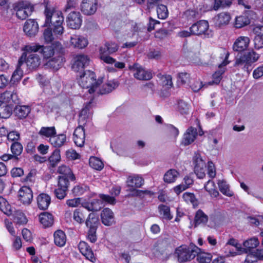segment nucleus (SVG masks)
I'll list each match as a JSON object with an SVG mask.
<instances>
[{
	"mask_svg": "<svg viewBox=\"0 0 263 263\" xmlns=\"http://www.w3.org/2000/svg\"><path fill=\"white\" fill-rule=\"evenodd\" d=\"M41 45L32 43L27 45L22 48L23 53L18 60L20 66L26 63L29 69H35L41 64V59L35 52L40 50Z\"/></svg>",
	"mask_w": 263,
	"mask_h": 263,
	"instance_id": "1",
	"label": "nucleus"
},
{
	"mask_svg": "<svg viewBox=\"0 0 263 263\" xmlns=\"http://www.w3.org/2000/svg\"><path fill=\"white\" fill-rule=\"evenodd\" d=\"M46 16L44 26H48L51 24L53 26V32L55 35H62L64 28L62 24L64 17L61 11L46 8L45 10Z\"/></svg>",
	"mask_w": 263,
	"mask_h": 263,
	"instance_id": "2",
	"label": "nucleus"
},
{
	"mask_svg": "<svg viewBox=\"0 0 263 263\" xmlns=\"http://www.w3.org/2000/svg\"><path fill=\"white\" fill-rule=\"evenodd\" d=\"M95 78L96 76L93 72L87 70L80 74L78 82L81 87L88 89L89 93L97 92L98 86L101 85L102 81L101 79L97 80Z\"/></svg>",
	"mask_w": 263,
	"mask_h": 263,
	"instance_id": "3",
	"label": "nucleus"
},
{
	"mask_svg": "<svg viewBox=\"0 0 263 263\" xmlns=\"http://www.w3.org/2000/svg\"><path fill=\"white\" fill-rule=\"evenodd\" d=\"M199 251L200 249L195 246H181L176 249L175 253L177 255L178 261L184 262L194 259Z\"/></svg>",
	"mask_w": 263,
	"mask_h": 263,
	"instance_id": "4",
	"label": "nucleus"
},
{
	"mask_svg": "<svg viewBox=\"0 0 263 263\" xmlns=\"http://www.w3.org/2000/svg\"><path fill=\"white\" fill-rule=\"evenodd\" d=\"M14 10L17 18L25 20L31 15L33 10V6L27 1L16 3L14 5Z\"/></svg>",
	"mask_w": 263,
	"mask_h": 263,
	"instance_id": "5",
	"label": "nucleus"
},
{
	"mask_svg": "<svg viewBox=\"0 0 263 263\" xmlns=\"http://www.w3.org/2000/svg\"><path fill=\"white\" fill-rule=\"evenodd\" d=\"M259 58V55L254 51H251L241 55L236 59L235 65L243 66L245 67L250 65L256 62Z\"/></svg>",
	"mask_w": 263,
	"mask_h": 263,
	"instance_id": "6",
	"label": "nucleus"
},
{
	"mask_svg": "<svg viewBox=\"0 0 263 263\" xmlns=\"http://www.w3.org/2000/svg\"><path fill=\"white\" fill-rule=\"evenodd\" d=\"M129 69L132 71L134 77L139 80H149L152 78V74L150 71L146 70L142 66L138 64H134L129 66Z\"/></svg>",
	"mask_w": 263,
	"mask_h": 263,
	"instance_id": "7",
	"label": "nucleus"
},
{
	"mask_svg": "<svg viewBox=\"0 0 263 263\" xmlns=\"http://www.w3.org/2000/svg\"><path fill=\"white\" fill-rule=\"evenodd\" d=\"M90 59L87 55L83 54H77L73 58L72 68L76 72H81L88 65Z\"/></svg>",
	"mask_w": 263,
	"mask_h": 263,
	"instance_id": "8",
	"label": "nucleus"
},
{
	"mask_svg": "<svg viewBox=\"0 0 263 263\" xmlns=\"http://www.w3.org/2000/svg\"><path fill=\"white\" fill-rule=\"evenodd\" d=\"M194 164V172L199 179H202L205 176V162L201 155L195 154L193 158Z\"/></svg>",
	"mask_w": 263,
	"mask_h": 263,
	"instance_id": "9",
	"label": "nucleus"
},
{
	"mask_svg": "<svg viewBox=\"0 0 263 263\" xmlns=\"http://www.w3.org/2000/svg\"><path fill=\"white\" fill-rule=\"evenodd\" d=\"M229 55L230 53L228 51H227L226 50L223 51V56L224 57V59L222 62L219 65V70L216 71L213 74V81L212 82H209V83H208L209 85H212L213 84H217L220 82L222 78L221 76L225 71L224 67L230 63V61L228 60Z\"/></svg>",
	"mask_w": 263,
	"mask_h": 263,
	"instance_id": "10",
	"label": "nucleus"
},
{
	"mask_svg": "<svg viewBox=\"0 0 263 263\" xmlns=\"http://www.w3.org/2000/svg\"><path fill=\"white\" fill-rule=\"evenodd\" d=\"M209 25L206 21L201 20L194 24L190 27V31L194 35H209Z\"/></svg>",
	"mask_w": 263,
	"mask_h": 263,
	"instance_id": "11",
	"label": "nucleus"
},
{
	"mask_svg": "<svg viewBox=\"0 0 263 263\" xmlns=\"http://www.w3.org/2000/svg\"><path fill=\"white\" fill-rule=\"evenodd\" d=\"M66 22L69 28L74 29H78L81 26L82 22L81 15L79 12L72 11L68 14Z\"/></svg>",
	"mask_w": 263,
	"mask_h": 263,
	"instance_id": "12",
	"label": "nucleus"
},
{
	"mask_svg": "<svg viewBox=\"0 0 263 263\" xmlns=\"http://www.w3.org/2000/svg\"><path fill=\"white\" fill-rule=\"evenodd\" d=\"M18 196L19 200L24 204H30L33 199L32 190L26 186H24L20 189Z\"/></svg>",
	"mask_w": 263,
	"mask_h": 263,
	"instance_id": "13",
	"label": "nucleus"
},
{
	"mask_svg": "<svg viewBox=\"0 0 263 263\" xmlns=\"http://www.w3.org/2000/svg\"><path fill=\"white\" fill-rule=\"evenodd\" d=\"M250 43V38L246 36H240L234 42L233 49L234 51L242 52L247 50Z\"/></svg>",
	"mask_w": 263,
	"mask_h": 263,
	"instance_id": "14",
	"label": "nucleus"
},
{
	"mask_svg": "<svg viewBox=\"0 0 263 263\" xmlns=\"http://www.w3.org/2000/svg\"><path fill=\"white\" fill-rule=\"evenodd\" d=\"M88 44L87 39L83 35L74 34L70 37V45L74 48L83 49Z\"/></svg>",
	"mask_w": 263,
	"mask_h": 263,
	"instance_id": "15",
	"label": "nucleus"
},
{
	"mask_svg": "<svg viewBox=\"0 0 263 263\" xmlns=\"http://www.w3.org/2000/svg\"><path fill=\"white\" fill-rule=\"evenodd\" d=\"M97 0H83L81 7L82 11L86 15L94 14L97 9Z\"/></svg>",
	"mask_w": 263,
	"mask_h": 263,
	"instance_id": "16",
	"label": "nucleus"
},
{
	"mask_svg": "<svg viewBox=\"0 0 263 263\" xmlns=\"http://www.w3.org/2000/svg\"><path fill=\"white\" fill-rule=\"evenodd\" d=\"M23 30L26 35L30 36H34L39 31L38 24L34 20H27L24 24Z\"/></svg>",
	"mask_w": 263,
	"mask_h": 263,
	"instance_id": "17",
	"label": "nucleus"
},
{
	"mask_svg": "<svg viewBox=\"0 0 263 263\" xmlns=\"http://www.w3.org/2000/svg\"><path fill=\"white\" fill-rule=\"evenodd\" d=\"M78 248L80 252L87 259L92 262H95L96 261V258L93 251L86 242L83 241H80L78 245Z\"/></svg>",
	"mask_w": 263,
	"mask_h": 263,
	"instance_id": "18",
	"label": "nucleus"
},
{
	"mask_svg": "<svg viewBox=\"0 0 263 263\" xmlns=\"http://www.w3.org/2000/svg\"><path fill=\"white\" fill-rule=\"evenodd\" d=\"M197 136V129L193 127H189L184 134L181 144L186 146L193 143Z\"/></svg>",
	"mask_w": 263,
	"mask_h": 263,
	"instance_id": "19",
	"label": "nucleus"
},
{
	"mask_svg": "<svg viewBox=\"0 0 263 263\" xmlns=\"http://www.w3.org/2000/svg\"><path fill=\"white\" fill-rule=\"evenodd\" d=\"M85 138L84 127L80 125L76 128L73 133V139L75 144L79 147H82L84 144Z\"/></svg>",
	"mask_w": 263,
	"mask_h": 263,
	"instance_id": "20",
	"label": "nucleus"
},
{
	"mask_svg": "<svg viewBox=\"0 0 263 263\" xmlns=\"http://www.w3.org/2000/svg\"><path fill=\"white\" fill-rule=\"evenodd\" d=\"M231 17L230 14L228 12H221L215 16L213 18V22L214 25L218 27H221L222 26L228 25Z\"/></svg>",
	"mask_w": 263,
	"mask_h": 263,
	"instance_id": "21",
	"label": "nucleus"
},
{
	"mask_svg": "<svg viewBox=\"0 0 263 263\" xmlns=\"http://www.w3.org/2000/svg\"><path fill=\"white\" fill-rule=\"evenodd\" d=\"M101 217L102 223L105 226H110L115 222L114 213L108 208L102 211Z\"/></svg>",
	"mask_w": 263,
	"mask_h": 263,
	"instance_id": "22",
	"label": "nucleus"
},
{
	"mask_svg": "<svg viewBox=\"0 0 263 263\" xmlns=\"http://www.w3.org/2000/svg\"><path fill=\"white\" fill-rule=\"evenodd\" d=\"M259 244L258 238L254 237L249 238L243 242L242 253H247L250 252L253 249L256 248Z\"/></svg>",
	"mask_w": 263,
	"mask_h": 263,
	"instance_id": "23",
	"label": "nucleus"
},
{
	"mask_svg": "<svg viewBox=\"0 0 263 263\" xmlns=\"http://www.w3.org/2000/svg\"><path fill=\"white\" fill-rule=\"evenodd\" d=\"M36 201L38 208L40 210H46L51 202L50 197L47 194H40L36 198Z\"/></svg>",
	"mask_w": 263,
	"mask_h": 263,
	"instance_id": "24",
	"label": "nucleus"
},
{
	"mask_svg": "<svg viewBox=\"0 0 263 263\" xmlns=\"http://www.w3.org/2000/svg\"><path fill=\"white\" fill-rule=\"evenodd\" d=\"M126 183L129 187H140L144 184V180L138 175H130L127 177Z\"/></svg>",
	"mask_w": 263,
	"mask_h": 263,
	"instance_id": "25",
	"label": "nucleus"
},
{
	"mask_svg": "<svg viewBox=\"0 0 263 263\" xmlns=\"http://www.w3.org/2000/svg\"><path fill=\"white\" fill-rule=\"evenodd\" d=\"M63 62L64 60L63 57L56 56L49 60L45 64V66L54 70H57L62 66Z\"/></svg>",
	"mask_w": 263,
	"mask_h": 263,
	"instance_id": "26",
	"label": "nucleus"
},
{
	"mask_svg": "<svg viewBox=\"0 0 263 263\" xmlns=\"http://www.w3.org/2000/svg\"><path fill=\"white\" fill-rule=\"evenodd\" d=\"M119 46L116 43L107 42L100 47L99 53L112 54L116 52Z\"/></svg>",
	"mask_w": 263,
	"mask_h": 263,
	"instance_id": "27",
	"label": "nucleus"
},
{
	"mask_svg": "<svg viewBox=\"0 0 263 263\" xmlns=\"http://www.w3.org/2000/svg\"><path fill=\"white\" fill-rule=\"evenodd\" d=\"M66 139V136L64 134H55L49 139V142L53 146L60 147L65 143Z\"/></svg>",
	"mask_w": 263,
	"mask_h": 263,
	"instance_id": "28",
	"label": "nucleus"
},
{
	"mask_svg": "<svg viewBox=\"0 0 263 263\" xmlns=\"http://www.w3.org/2000/svg\"><path fill=\"white\" fill-rule=\"evenodd\" d=\"M118 86V83L117 81H109L107 83L103 85L101 88H100V85H99L97 93L105 94L109 93L117 88Z\"/></svg>",
	"mask_w": 263,
	"mask_h": 263,
	"instance_id": "29",
	"label": "nucleus"
},
{
	"mask_svg": "<svg viewBox=\"0 0 263 263\" xmlns=\"http://www.w3.org/2000/svg\"><path fill=\"white\" fill-rule=\"evenodd\" d=\"M39 220L44 227H49L53 224L54 219L52 214L48 212H43L39 215Z\"/></svg>",
	"mask_w": 263,
	"mask_h": 263,
	"instance_id": "30",
	"label": "nucleus"
},
{
	"mask_svg": "<svg viewBox=\"0 0 263 263\" xmlns=\"http://www.w3.org/2000/svg\"><path fill=\"white\" fill-rule=\"evenodd\" d=\"M90 103L86 105L81 111L79 115V122L82 125L85 124L91 116L90 110Z\"/></svg>",
	"mask_w": 263,
	"mask_h": 263,
	"instance_id": "31",
	"label": "nucleus"
},
{
	"mask_svg": "<svg viewBox=\"0 0 263 263\" xmlns=\"http://www.w3.org/2000/svg\"><path fill=\"white\" fill-rule=\"evenodd\" d=\"M100 198L101 200L94 199L92 200L90 203H93L94 205L100 206V209L103 205L102 202H105L110 204H114L116 203V199L114 197H111L109 195L101 194Z\"/></svg>",
	"mask_w": 263,
	"mask_h": 263,
	"instance_id": "32",
	"label": "nucleus"
},
{
	"mask_svg": "<svg viewBox=\"0 0 263 263\" xmlns=\"http://www.w3.org/2000/svg\"><path fill=\"white\" fill-rule=\"evenodd\" d=\"M54 242L56 246L59 247H63L66 242V236L65 233L59 230L54 233Z\"/></svg>",
	"mask_w": 263,
	"mask_h": 263,
	"instance_id": "33",
	"label": "nucleus"
},
{
	"mask_svg": "<svg viewBox=\"0 0 263 263\" xmlns=\"http://www.w3.org/2000/svg\"><path fill=\"white\" fill-rule=\"evenodd\" d=\"M30 110V108L28 106H18L15 108L14 114L18 118L24 119L27 117Z\"/></svg>",
	"mask_w": 263,
	"mask_h": 263,
	"instance_id": "34",
	"label": "nucleus"
},
{
	"mask_svg": "<svg viewBox=\"0 0 263 263\" xmlns=\"http://www.w3.org/2000/svg\"><path fill=\"white\" fill-rule=\"evenodd\" d=\"M17 98L16 94L11 91H6L0 96V101L7 104L11 101L15 102Z\"/></svg>",
	"mask_w": 263,
	"mask_h": 263,
	"instance_id": "35",
	"label": "nucleus"
},
{
	"mask_svg": "<svg viewBox=\"0 0 263 263\" xmlns=\"http://www.w3.org/2000/svg\"><path fill=\"white\" fill-rule=\"evenodd\" d=\"M38 134L42 137L50 139L51 137L57 134V131L54 126L42 127Z\"/></svg>",
	"mask_w": 263,
	"mask_h": 263,
	"instance_id": "36",
	"label": "nucleus"
},
{
	"mask_svg": "<svg viewBox=\"0 0 263 263\" xmlns=\"http://www.w3.org/2000/svg\"><path fill=\"white\" fill-rule=\"evenodd\" d=\"M220 191L224 195L228 197L233 196V192L230 190L229 185L224 180H218L217 182Z\"/></svg>",
	"mask_w": 263,
	"mask_h": 263,
	"instance_id": "37",
	"label": "nucleus"
},
{
	"mask_svg": "<svg viewBox=\"0 0 263 263\" xmlns=\"http://www.w3.org/2000/svg\"><path fill=\"white\" fill-rule=\"evenodd\" d=\"M179 173L175 169H171L167 171L164 175V182L168 183L174 182L178 177Z\"/></svg>",
	"mask_w": 263,
	"mask_h": 263,
	"instance_id": "38",
	"label": "nucleus"
},
{
	"mask_svg": "<svg viewBox=\"0 0 263 263\" xmlns=\"http://www.w3.org/2000/svg\"><path fill=\"white\" fill-rule=\"evenodd\" d=\"M85 223L86 226L89 228V229H94L97 230L99 224L98 217L94 213H90Z\"/></svg>",
	"mask_w": 263,
	"mask_h": 263,
	"instance_id": "39",
	"label": "nucleus"
},
{
	"mask_svg": "<svg viewBox=\"0 0 263 263\" xmlns=\"http://www.w3.org/2000/svg\"><path fill=\"white\" fill-rule=\"evenodd\" d=\"M58 172L61 175V176H64L69 178L71 180H74L75 177L70 168L66 165H61L58 167Z\"/></svg>",
	"mask_w": 263,
	"mask_h": 263,
	"instance_id": "40",
	"label": "nucleus"
},
{
	"mask_svg": "<svg viewBox=\"0 0 263 263\" xmlns=\"http://www.w3.org/2000/svg\"><path fill=\"white\" fill-rule=\"evenodd\" d=\"M12 215L13 216L14 221L18 224H25L28 221L26 216L20 211H15Z\"/></svg>",
	"mask_w": 263,
	"mask_h": 263,
	"instance_id": "41",
	"label": "nucleus"
},
{
	"mask_svg": "<svg viewBox=\"0 0 263 263\" xmlns=\"http://www.w3.org/2000/svg\"><path fill=\"white\" fill-rule=\"evenodd\" d=\"M158 209L159 213L162 216L163 218L167 220H171L173 218V215L171 214L169 206L164 204H160Z\"/></svg>",
	"mask_w": 263,
	"mask_h": 263,
	"instance_id": "42",
	"label": "nucleus"
},
{
	"mask_svg": "<svg viewBox=\"0 0 263 263\" xmlns=\"http://www.w3.org/2000/svg\"><path fill=\"white\" fill-rule=\"evenodd\" d=\"M208 220V218L206 215H205L202 210H199L196 212L195 217V226L201 224H205Z\"/></svg>",
	"mask_w": 263,
	"mask_h": 263,
	"instance_id": "43",
	"label": "nucleus"
},
{
	"mask_svg": "<svg viewBox=\"0 0 263 263\" xmlns=\"http://www.w3.org/2000/svg\"><path fill=\"white\" fill-rule=\"evenodd\" d=\"M250 23L249 17L246 15H240L235 18L234 26L236 28H241Z\"/></svg>",
	"mask_w": 263,
	"mask_h": 263,
	"instance_id": "44",
	"label": "nucleus"
},
{
	"mask_svg": "<svg viewBox=\"0 0 263 263\" xmlns=\"http://www.w3.org/2000/svg\"><path fill=\"white\" fill-rule=\"evenodd\" d=\"M204 188L212 197H217L219 195V192L216 189L215 183L213 181L209 180L205 184Z\"/></svg>",
	"mask_w": 263,
	"mask_h": 263,
	"instance_id": "45",
	"label": "nucleus"
},
{
	"mask_svg": "<svg viewBox=\"0 0 263 263\" xmlns=\"http://www.w3.org/2000/svg\"><path fill=\"white\" fill-rule=\"evenodd\" d=\"M11 114L10 107L0 101V118L7 119L9 118Z\"/></svg>",
	"mask_w": 263,
	"mask_h": 263,
	"instance_id": "46",
	"label": "nucleus"
},
{
	"mask_svg": "<svg viewBox=\"0 0 263 263\" xmlns=\"http://www.w3.org/2000/svg\"><path fill=\"white\" fill-rule=\"evenodd\" d=\"M90 166L96 170H101L104 167V164L102 161L98 158L96 157H91L89 158Z\"/></svg>",
	"mask_w": 263,
	"mask_h": 263,
	"instance_id": "47",
	"label": "nucleus"
},
{
	"mask_svg": "<svg viewBox=\"0 0 263 263\" xmlns=\"http://www.w3.org/2000/svg\"><path fill=\"white\" fill-rule=\"evenodd\" d=\"M41 52L42 53L44 59H49L51 58L54 53V47L52 45L43 46H41Z\"/></svg>",
	"mask_w": 263,
	"mask_h": 263,
	"instance_id": "48",
	"label": "nucleus"
},
{
	"mask_svg": "<svg viewBox=\"0 0 263 263\" xmlns=\"http://www.w3.org/2000/svg\"><path fill=\"white\" fill-rule=\"evenodd\" d=\"M196 256L197 260L200 263H209L211 262L212 258L211 254L205 252H200V250Z\"/></svg>",
	"mask_w": 263,
	"mask_h": 263,
	"instance_id": "49",
	"label": "nucleus"
},
{
	"mask_svg": "<svg viewBox=\"0 0 263 263\" xmlns=\"http://www.w3.org/2000/svg\"><path fill=\"white\" fill-rule=\"evenodd\" d=\"M89 187L85 184H78L76 185L72 190V194L77 196H81L87 192Z\"/></svg>",
	"mask_w": 263,
	"mask_h": 263,
	"instance_id": "50",
	"label": "nucleus"
},
{
	"mask_svg": "<svg viewBox=\"0 0 263 263\" xmlns=\"http://www.w3.org/2000/svg\"><path fill=\"white\" fill-rule=\"evenodd\" d=\"M10 149L14 158L17 159V156L20 155L22 153L23 146L19 142H13L11 145Z\"/></svg>",
	"mask_w": 263,
	"mask_h": 263,
	"instance_id": "51",
	"label": "nucleus"
},
{
	"mask_svg": "<svg viewBox=\"0 0 263 263\" xmlns=\"http://www.w3.org/2000/svg\"><path fill=\"white\" fill-rule=\"evenodd\" d=\"M22 66H20L19 62L15 70L13 72L11 77V81L13 83L18 82L23 76V71L21 68Z\"/></svg>",
	"mask_w": 263,
	"mask_h": 263,
	"instance_id": "52",
	"label": "nucleus"
},
{
	"mask_svg": "<svg viewBox=\"0 0 263 263\" xmlns=\"http://www.w3.org/2000/svg\"><path fill=\"white\" fill-rule=\"evenodd\" d=\"M61 160L60 151L55 149L53 151L51 156L49 158V161L52 166H55Z\"/></svg>",
	"mask_w": 263,
	"mask_h": 263,
	"instance_id": "53",
	"label": "nucleus"
},
{
	"mask_svg": "<svg viewBox=\"0 0 263 263\" xmlns=\"http://www.w3.org/2000/svg\"><path fill=\"white\" fill-rule=\"evenodd\" d=\"M157 15L160 19H165L168 16V10L166 6L159 5L157 8Z\"/></svg>",
	"mask_w": 263,
	"mask_h": 263,
	"instance_id": "54",
	"label": "nucleus"
},
{
	"mask_svg": "<svg viewBox=\"0 0 263 263\" xmlns=\"http://www.w3.org/2000/svg\"><path fill=\"white\" fill-rule=\"evenodd\" d=\"M224 252L226 256L227 257L235 256L237 255H240L243 253H239V251H236L235 248H231L228 245H226L223 248Z\"/></svg>",
	"mask_w": 263,
	"mask_h": 263,
	"instance_id": "55",
	"label": "nucleus"
},
{
	"mask_svg": "<svg viewBox=\"0 0 263 263\" xmlns=\"http://www.w3.org/2000/svg\"><path fill=\"white\" fill-rule=\"evenodd\" d=\"M61 35H55V33L53 32L52 33L50 29L47 28L45 30L44 32V36L45 40L46 42H50L52 40L58 39Z\"/></svg>",
	"mask_w": 263,
	"mask_h": 263,
	"instance_id": "56",
	"label": "nucleus"
},
{
	"mask_svg": "<svg viewBox=\"0 0 263 263\" xmlns=\"http://www.w3.org/2000/svg\"><path fill=\"white\" fill-rule=\"evenodd\" d=\"M231 4V2L229 1L214 0L213 9L214 10H217L220 8L225 7L226 6H229Z\"/></svg>",
	"mask_w": 263,
	"mask_h": 263,
	"instance_id": "57",
	"label": "nucleus"
},
{
	"mask_svg": "<svg viewBox=\"0 0 263 263\" xmlns=\"http://www.w3.org/2000/svg\"><path fill=\"white\" fill-rule=\"evenodd\" d=\"M7 138L9 142H18L21 138L20 134L16 130L9 131Z\"/></svg>",
	"mask_w": 263,
	"mask_h": 263,
	"instance_id": "58",
	"label": "nucleus"
},
{
	"mask_svg": "<svg viewBox=\"0 0 263 263\" xmlns=\"http://www.w3.org/2000/svg\"><path fill=\"white\" fill-rule=\"evenodd\" d=\"M208 84L205 83L204 84H202V82L199 80L194 81L191 85V87L192 89L195 91L197 92L200 90L202 87H206L208 86Z\"/></svg>",
	"mask_w": 263,
	"mask_h": 263,
	"instance_id": "59",
	"label": "nucleus"
},
{
	"mask_svg": "<svg viewBox=\"0 0 263 263\" xmlns=\"http://www.w3.org/2000/svg\"><path fill=\"white\" fill-rule=\"evenodd\" d=\"M69 180H70L69 178L64 176H59L57 186L68 190L69 185Z\"/></svg>",
	"mask_w": 263,
	"mask_h": 263,
	"instance_id": "60",
	"label": "nucleus"
},
{
	"mask_svg": "<svg viewBox=\"0 0 263 263\" xmlns=\"http://www.w3.org/2000/svg\"><path fill=\"white\" fill-rule=\"evenodd\" d=\"M178 110L182 114H186L189 110V105L184 101L180 100L178 103Z\"/></svg>",
	"mask_w": 263,
	"mask_h": 263,
	"instance_id": "61",
	"label": "nucleus"
},
{
	"mask_svg": "<svg viewBox=\"0 0 263 263\" xmlns=\"http://www.w3.org/2000/svg\"><path fill=\"white\" fill-rule=\"evenodd\" d=\"M190 79V74L186 72H181L178 74V81L181 84H185L189 82Z\"/></svg>",
	"mask_w": 263,
	"mask_h": 263,
	"instance_id": "62",
	"label": "nucleus"
},
{
	"mask_svg": "<svg viewBox=\"0 0 263 263\" xmlns=\"http://www.w3.org/2000/svg\"><path fill=\"white\" fill-rule=\"evenodd\" d=\"M67 190V189L57 186V188L54 190L55 195L58 199H63L66 196Z\"/></svg>",
	"mask_w": 263,
	"mask_h": 263,
	"instance_id": "63",
	"label": "nucleus"
},
{
	"mask_svg": "<svg viewBox=\"0 0 263 263\" xmlns=\"http://www.w3.org/2000/svg\"><path fill=\"white\" fill-rule=\"evenodd\" d=\"M73 219L79 223L84 221V216L83 213L78 209L74 210L73 214Z\"/></svg>",
	"mask_w": 263,
	"mask_h": 263,
	"instance_id": "64",
	"label": "nucleus"
}]
</instances>
